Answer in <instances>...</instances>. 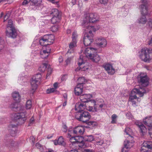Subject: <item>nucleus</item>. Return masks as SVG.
Returning a JSON list of instances; mask_svg holds the SVG:
<instances>
[{
	"label": "nucleus",
	"mask_w": 152,
	"mask_h": 152,
	"mask_svg": "<svg viewBox=\"0 0 152 152\" xmlns=\"http://www.w3.org/2000/svg\"><path fill=\"white\" fill-rule=\"evenodd\" d=\"M86 27V28L84 29L86 33L84 34L83 38V43L85 46L90 45L93 42V34H92V31L95 32L99 29L98 28H96L93 26H87Z\"/></svg>",
	"instance_id": "1"
},
{
	"label": "nucleus",
	"mask_w": 152,
	"mask_h": 152,
	"mask_svg": "<svg viewBox=\"0 0 152 152\" xmlns=\"http://www.w3.org/2000/svg\"><path fill=\"white\" fill-rule=\"evenodd\" d=\"M97 50L95 48H87L84 53L87 58H90L94 62H98L100 59L99 56L97 54Z\"/></svg>",
	"instance_id": "2"
},
{
	"label": "nucleus",
	"mask_w": 152,
	"mask_h": 152,
	"mask_svg": "<svg viewBox=\"0 0 152 152\" xmlns=\"http://www.w3.org/2000/svg\"><path fill=\"white\" fill-rule=\"evenodd\" d=\"M139 57L142 61L146 62L152 61V49L147 48L142 49L139 52Z\"/></svg>",
	"instance_id": "3"
},
{
	"label": "nucleus",
	"mask_w": 152,
	"mask_h": 152,
	"mask_svg": "<svg viewBox=\"0 0 152 152\" xmlns=\"http://www.w3.org/2000/svg\"><path fill=\"white\" fill-rule=\"evenodd\" d=\"M99 16L96 13H91L87 14L85 16L82 23L84 28H86V26H91L90 23H96L99 21Z\"/></svg>",
	"instance_id": "4"
},
{
	"label": "nucleus",
	"mask_w": 152,
	"mask_h": 152,
	"mask_svg": "<svg viewBox=\"0 0 152 152\" xmlns=\"http://www.w3.org/2000/svg\"><path fill=\"white\" fill-rule=\"evenodd\" d=\"M146 92V90L144 87H140L139 89L134 88L130 94L129 101L131 102L132 105H135L136 102L134 100V99H137V97L136 94H137L140 95V97L143 96L144 94Z\"/></svg>",
	"instance_id": "5"
},
{
	"label": "nucleus",
	"mask_w": 152,
	"mask_h": 152,
	"mask_svg": "<svg viewBox=\"0 0 152 152\" xmlns=\"http://www.w3.org/2000/svg\"><path fill=\"white\" fill-rule=\"evenodd\" d=\"M75 117L78 121L86 123L90 119L91 116L88 112L84 111L77 112L75 114Z\"/></svg>",
	"instance_id": "6"
},
{
	"label": "nucleus",
	"mask_w": 152,
	"mask_h": 152,
	"mask_svg": "<svg viewBox=\"0 0 152 152\" xmlns=\"http://www.w3.org/2000/svg\"><path fill=\"white\" fill-rule=\"evenodd\" d=\"M26 112L24 111L12 114L11 116L12 119L15 121L18 122L19 124H23L26 120Z\"/></svg>",
	"instance_id": "7"
},
{
	"label": "nucleus",
	"mask_w": 152,
	"mask_h": 152,
	"mask_svg": "<svg viewBox=\"0 0 152 152\" xmlns=\"http://www.w3.org/2000/svg\"><path fill=\"white\" fill-rule=\"evenodd\" d=\"M42 76L40 74H37L34 76L31 81L30 93L33 94L37 89L38 85L40 83Z\"/></svg>",
	"instance_id": "8"
},
{
	"label": "nucleus",
	"mask_w": 152,
	"mask_h": 152,
	"mask_svg": "<svg viewBox=\"0 0 152 152\" xmlns=\"http://www.w3.org/2000/svg\"><path fill=\"white\" fill-rule=\"evenodd\" d=\"M142 3L145 4L144 5L142 4L140 6V11L142 15V17L140 18L139 20L140 23L145 24L147 21V19L145 17L148 14V9L146 5L147 4V0H141Z\"/></svg>",
	"instance_id": "9"
},
{
	"label": "nucleus",
	"mask_w": 152,
	"mask_h": 152,
	"mask_svg": "<svg viewBox=\"0 0 152 152\" xmlns=\"http://www.w3.org/2000/svg\"><path fill=\"white\" fill-rule=\"evenodd\" d=\"M13 21L11 20L8 21L6 33V35L8 37L12 38H16L17 34L15 28L13 26Z\"/></svg>",
	"instance_id": "10"
},
{
	"label": "nucleus",
	"mask_w": 152,
	"mask_h": 152,
	"mask_svg": "<svg viewBox=\"0 0 152 152\" xmlns=\"http://www.w3.org/2000/svg\"><path fill=\"white\" fill-rule=\"evenodd\" d=\"M54 39V36L52 34L45 35L40 39L39 42L42 46L50 45L53 43Z\"/></svg>",
	"instance_id": "11"
},
{
	"label": "nucleus",
	"mask_w": 152,
	"mask_h": 152,
	"mask_svg": "<svg viewBox=\"0 0 152 152\" xmlns=\"http://www.w3.org/2000/svg\"><path fill=\"white\" fill-rule=\"evenodd\" d=\"M50 14L53 17L51 19V22L53 24L60 22L62 15V12L57 9H53L50 12Z\"/></svg>",
	"instance_id": "12"
},
{
	"label": "nucleus",
	"mask_w": 152,
	"mask_h": 152,
	"mask_svg": "<svg viewBox=\"0 0 152 152\" xmlns=\"http://www.w3.org/2000/svg\"><path fill=\"white\" fill-rule=\"evenodd\" d=\"M138 82L142 86L145 87L149 84V78L145 74H140L137 77Z\"/></svg>",
	"instance_id": "13"
},
{
	"label": "nucleus",
	"mask_w": 152,
	"mask_h": 152,
	"mask_svg": "<svg viewBox=\"0 0 152 152\" xmlns=\"http://www.w3.org/2000/svg\"><path fill=\"white\" fill-rule=\"evenodd\" d=\"M144 148L149 149L150 151L152 152V142L150 141H145L142 145L140 149L141 152H148V151L145 149Z\"/></svg>",
	"instance_id": "14"
},
{
	"label": "nucleus",
	"mask_w": 152,
	"mask_h": 152,
	"mask_svg": "<svg viewBox=\"0 0 152 152\" xmlns=\"http://www.w3.org/2000/svg\"><path fill=\"white\" fill-rule=\"evenodd\" d=\"M92 102L94 104V110L95 111H97L98 110L101 109L104 104L103 103V100L102 99H99L96 102L93 100L92 101Z\"/></svg>",
	"instance_id": "15"
},
{
	"label": "nucleus",
	"mask_w": 152,
	"mask_h": 152,
	"mask_svg": "<svg viewBox=\"0 0 152 152\" xmlns=\"http://www.w3.org/2000/svg\"><path fill=\"white\" fill-rule=\"evenodd\" d=\"M144 124L148 126V130L149 131L152 130V116L146 117L143 120Z\"/></svg>",
	"instance_id": "16"
},
{
	"label": "nucleus",
	"mask_w": 152,
	"mask_h": 152,
	"mask_svg": "<svg viewBox=\"0 0 152 152\" xmlns=\"http://www.w3.org/2000/svg\"><path fill=\"white\" fill-rule=\"evenodd\" d=\"M92 97V95L91 94H83L80 95V99L82 102L86 103L88 102Z\"/></svg>",
	"instance_id": "17"
},
{
	"label": "nucleus",
	"mask_w": 152,
	"mask_h": 152,
	"mask_svg": "<svg viewBox=\"0 0 152 152\" xmlns=\"http://www.w3.org/2000/svg\"><path fill=\"white\" fill-rule=\"evenodd\" d=\"M86 107V106L85 104L79 102L75 104V110L77 111V112H80L84 111V110Z\"/></svg>",
	"instance_id": "18"
},
{
	"label": "nucleus",
	"mask_w": 152,
	"mask_h": 152,
	"mask_svg": "<svg viewBox=\"0 0 152 152\" xmlns=\"http://www.w3.org/2000/svg\"><path fill=\"white\" fill-rule=\"evenodd\" d=\"M104 67L109 74L113 75L115 72V69L111 64H107L104 65Z\"/></svg>",
	"instance_id": "19"
},
{
	"label": "nucleus",
	"mask_w": 152,
	"mask_h": 152,
	"mask_svg": "<svg viewBox=\"0 0 152 152\" xmlns=\"http://www.w3.org/2000/svg\"><path fill=\"white\" fill-rule=\"evenodd\" d=\"M134 142L131 141L130 142L129 140H126L124 141V148L122 150V152H126L127 151L125 150V148L128 149L132 147L134 145Z\"/></svg>",
	"instance_id": "20"
},
{
	"label": "nucleus",
	"mask_w": 152,
	"mask_h": 152,
	"mask_svg": "<svg viewBox=\"0 0 152 152\" xmlns=\"http://www.w3.org/2000/svg\"><path fill=\"white\" fill-rule=\"evenodd\" d=\"M10 107L15 111H18L23 109L20 104L17 103H14L11 104L10 105Z\"/></svg>",
	"instance_id": "21"
},
{
	"label": "nucleus",
	"mask_w": 152,
	"mask_h": 152,
	"mask_svg": "<svg viewBox=\"0 0 152 152\" xmlns=\"http://www.w3.org/2000/svg\"><path fill=\"white\" fill-rule=\"evenodd\" d=\"M84 138L82 136H77L72 137L70 138V141L71 142H76L77 143L84 141Z\"/></svg>",
	"instance_id": "22"
},
{
	"label": "nucleus",
	"mask_w": 152,
	"mask_h": 152,
	"mask_svg": "<svg viewBox=\"0 0 152 152\" xmlns=\"http://www.w3.org/2000/svg\"><path fill=\"white\" fill-rule=\"evenodd\" d=\"M83 86H80L77 84L75 88V93L76 95L80 96L81 95L83 92Z\"/></svg>",
	"instance_id": "23"
},
{
	"label": "nucleus",
	"mask_w": 152,
	"mask_h": 152,
	"mask_svg": "<svg viewBox=\"0 0 152 152\" xmlns=\"http://www.w3.org/2000/svg\"><path fill=\"white\" fill-rule=\"evenodd\" d=\"M50 49H47L40 51L41 57L42 58H47L50 55Z\"/></svg>",
	"instance_id": "24"
},
{
	"label": "nucleus",
	"mask_w": 152,
	"mask_h": 152,
	"mask_svg": "<svg viewBox=\"0 0 152 152\" xmlns=\"http://www.w3.org/2000/svg\"><path fill=\"white\" fill-rule=\"evenodd\" d=\"M76 45V41H72L70 43L69 45V48L71 50H69L67 51L66 55L67 56H69V54L72 53L73 54L74 50L73 48L74 47H75Z\"/></svg>",
	"instance_id": "25"
},
{
	"label": "nucleus",
	"mask_w": 152,
	"mask_h": 152,
	"mask_svg": "<svg viewBox=\"0 0 152 152\" xmlns=\"http://www.w3.org/2000/svg\"><path fill=\"white\" fill-rule=\"evenodd\" d=\"M98 40L99 42L97 43L98 45L101 47H104L107 44V42L105 39L104 38H99Z\"/></svg>",
	"instance_id": "26"
},
{
	"label": "nucleus",
	"mask_w": 152,
	"mask_h": 152,
	"mask_svg": "<svg viewBox=\"0 0 152 152\" xmlns=\"http://www.w3.org/2000/svg\"><path fill=\"white\" fill-rule=\"evenodd\" d=\"M8 130L10 132L16 133L17 131V125L12 124H10L8 126Z\"/></svg>",
	"instance_id": "27"
},
{
	"label": "nucleus",
	"mask_w": 152,
	"mask_h": 152,
	"mask_svg": "<svg viewBox=\"0 0 152 152\" xmlns=\"http://www.w3.org/2000/svg\"><path fill=\"white\" fill-rule=\"evenodd\" d=\"M12 96L14 99L17 102L20 101L21 97L18 92L16 91L13 92L12 94Z\"/></svg>",
	"instance_id": "28"
},
{
	"label": "nucleus",
	"mask_w": 152,
	"mask_h": 152,
	"mask_svg": "<svg viewBox=\"0 0 152 152\" xmlns=\"http://www.w3.org/2000/svg\"><path fill=\"white\" fill-rule=\"evenodd\" d=\"M136 125L138 126L139 128L140 132L142 133H145V131L146 130V128L143 124L140 123H137L136 124Z\"/></svg>",
	"instance_id": "29"
},
{
	"label": "nucleus",
	"mask_w": 152,
	"mask_h": 152,
	"mask_svg": "<svg viewBox=\"0 0 152 152\" xmlns=\"http://www.w3.org/2000/svg\"><path fill=\"white\" fill-rule=\"evenodd\" d=\"M95 144L100 145H103L104 147L106 146L105 142H104V140L102 139H98L96 140L95 142Z\"/></svg>",
	"instance_id": "30"
},
{
	"label": "nucleus",
	"mask_w": 152,
	"mask_h": 152,
	"mask_svg": "<svg viewBox=\"0 0 152 152\" xmlns=\"http://www.w3.org/2000/svg\"><path fill=\"white\" fill-rule=\"evenodd\" d=\"M78 83L77 84H79L80 86H83V84L85 83L86 80L83 77H79L78 79Z\"/></svg>",
	"instance_id": "31"
},
{
	"label": "nucleus",
	"mask_w": 152,
	"mask_h": 152,
	"mask_svg": "<svg viewBox=\"0 0 152 152\" xmlns=\"http://www.w3.org/2000/svg\"><path fill=\"white\" fill-rule=\"evenodd\" d=\"M47 64L46 63H43L40 65L39 68V70L40 72H44L47 67Z\"/></svg>",
	"instance_id": "32"
},
{
	"label": "nucleus",
	"mask_w": 152,
	"mask_h": 152,
	"mask_svg": "<svg viewBox=\"0 0 152 152\" xmlns=\"http://www.w3.org/2000/svg\"><path fill=\"white\" fill-rule=\"evenodd\" d=\"M84 140L86 141L91 142L94 140V138L92 135L86 136L84 137Z\"/></svg>",
	"instance_id": "33"
},
{
	"label": "nucleus",
	"mask_w": 152,
	"mask_h": 152,
	"mask_svg": "<svg viewBox=\"0 0 152 152\" xmlns=\"http://www.w3.org/2000/svg\"><path fill=\"white\" fill-rule=\"evenodd\" d=\"M42 1V0H31L32 5L37 6L41 3Z\"/></svg>",
	"instance_id": "34"
},
{
	"label": "nucleus",
	"mask_w": 152,
	"mask_h": 152,
	"mask_svg": "<svg viewBox=\"0 0 152 152\" xmlns=\"http://www.w3.org/2000/svg\"><path fill=\"white\" fill-rule=\"evenodd\" d=\"M84 62L83 60V56H80V58L78 60V64L79 66H80L83 64H84Z\"/></svg>",
	"instance_id": "35"
},
{
	"label": "nucleus",
	"mask_w": 152,
	"mask_h": 152,
	"mask_svg": "<svg viewBox=\"0 0 152 152\" xmlns=\"http://www.w3.org/2000/svg\"><path fill=\"white\" fill-rule=\"evenodd\" d=\"M32 106V102L31 100H28L26 102V107L27 109H30Z\"/></svg>",
	"instance_id": "36"
},
{
	"label": "nucleus",
	"mask_w": 152,
	"mask_h": 152,
	"mask_svg": "<svg viewBox=\"0 0 152 152\" xmlns=\"http://www.w3.org/2000/svg\"><path fill=\"white\" fill-rule=\"evenodd\" d=\"M117 117V115L115 114H113L111 117L112 121L111 123L112 124L116 123V118Z\"/></svg>",
	"instance_id": "37"
},
{
	"label": "nucleus",
	"mask_w": 152,
	"mask_h": 152,
	"mask_svg": "<svg viewBox=\"0 0 152 152\" xmlns=\"http://www.w3.org/2000/svg\"><path fill=\"white\" fill-rule=\"evenodd\" d=\"M58 142H59V145H64L65 143L64 141L63 138L61 136L59 137L58 139Z\"/></svg>",
	"instance_id": "38"
},
{
	"label": "nucleus",
	"mask_w": 152,
	"mask_h": 152,
	"mask_svg": "<svg viewBox=\"0 0 152 152\" xmlns=\"http://www.w3.org/2000/svg\"><path fill=\"white\" fill-rule=\"evenodd\" d=\"M126 135L127 136V137L128 139L130 140L131 141H133L132 140L134 139V135L132 134H126Z\"/></svg>",
	"instance_id": "39"
},
{
	"label": "nucleus",
	"mask_w": 152,
	"mask_h": 152,
	"mask_svg": "<svg viewBox=\"0 0 152 152\" xmlns=\"http://www.w3.org/2000/svg\"><path fill=\"white\" fill-rule=\"evenodd\" d=\"M77 144L78 146L79 147V148H84L86 146V145L85 144L84 141L82 142L79 143H77Z\"/></svg>",
	"instance_id": "40"
},
{
	"label": "nucleus",
	"mask_w": 152,
	"mask_h": 152,
	"mask_svg": "<svg viewBox=\"0 0 152 152\" xmlns=\"http://www.w3.org/2000/svg\"><path fill=\"white\" fill-rule=\"evenodd\" d=\"M86 123L88 125L92 127H94L96 125V122L94 121H87Z\"/></svg>",
	"instance_id": "41"
},
{
	"label": "nucleus",
	"mask_w": 152,
	"mask_h": 152,
	"mask_svg": "<svg viewBox=\"0 0 152 152\" xmlns=\"http://www.w3.org/2000/svg\"><path fill=\"white\" fill-rule=\"evenodd\" d=\"M48 1L55 4L56 6L57 7H59L58 1H56L55 0H48Z\"/></svg>",
	"instance_id": "42"
},
{
	"label": "nucleus",
	"mask_w": 152,
	"mask_h": 152,
	"mask_svg": "<svg viewBox=\"0 0 152 152\" xmlns=\"http://www.w3.org/2000/svg\"><path fill=\"white\" fill-rule=\"evenodd\" d=\"M36 146L37 148L39 149L41 151H43V146L39 143H36Z\"/></svg>",
	"instance_id": "43"
},
{
	"label": "nucleus",
	"mask_w": 152,
	"mask_h": 152,
	"mask_svg": "<svg viewBox=\"0 0 152 152\" xmlns=\"http://www.w3.org/2000/svg\"><path fill=\"white\" fill-rule=\"evenodd\" d=\"M77 35L76 32H74L72 35V40L73 41L76 42V39L77 38Z\"/></svg>",
	"instance_id": "44"
},
{
	"label": "nucleus",
	"mask_w": 152,
	"mask_h": 152,
	"mask_svg": "<svg viewBox=\"0 0 152 152\" xmlns=\"http://www.w3.org/2000/svg\"><path fill=\"white\" fill-rule=\"evenodd\" d=\"M73 58V55H72L70 57H69L65 61L66 64L67 65L70 63L71 60Z\"/></svg>",
	"instance_id": "45"
},
{
	"label": "nucleus",
	"mask_w": 152,
	"mask_h": 152,
	"mask_svg": "<svg viewBox=\"0 0 152 152\" xmlns=\"http://www.w3.org/2000/svg\"><path fill=\"white\" fill-rule=\"evenodd\" d=\"M80 126H78L75 127L74 129H71V130L74 131V133H77L79 132Z\"/></svg>",
	"instance_id": "46"
},
{
	"label": "nucleus",
	"mask_w": 152,
	"mask_h": 152,
	"mask_svg": "<svg viewBox=\"0 0 152 152\" xmlns=\"http://www.w3.org/2000/svg\"><path fill=\"white\" fill-rule=\"evenodd\" d=\"M147 25L149 26V28H152V19H149L148 20Z\"/></svg>",
	"instance_id": "47"
},
{
	"label": "nucleus",
	"mask_w": 152,
	"mask_h": 152,
	"mask_svg": "<svg viewBox=\"0 0 152 152\" xmlns=\"http://www.w3.org/2000/svg\"><path fill=\"white\" fill-rule=\"evenodd\" d=\"M55 90V89L53 88L48 89L47 90L46 92L47 94H50L54 92Z\"/></svg>",
	"instance_id": "48"
},
{
	"label": "nucleus",
	"mask_w": 152,
	"mask_h": 152,
	"mask_svg": "<svg viewBox=\"0 0 152 152\" xmlns=\"http://www.w3.org/2000/svg\"><path fill=\"white\" fill-rule=\"evenodd\" d=\"M48 69V72L46 78H48V76H50L51 75L52 72V69L51 68H49Z\"/></svg>",
	"instance_id": "49"
},
{
	"label": "nucleus",
	"mask_w": 152,
	"mask_h": 152,
	"mask_svg": "<svg viewBox=\"0 0 152 152\" xmlns=\"http://www.w3.org/2000/svg\"><path fill=\"white\" fill-rule=\"evenodd\" d=\"M126 133H131L132 132V130L129 127H126L124 131Z\"/></svg>",
	"instance_id": "50"
},
{
	"label": "nucleus",
	"mask_w": 152,
	"mask_h": 152,
	"mask_svg": "<svg viewBox=\"0 0 152 152\" xmlns=\"http://www.w3.org/2000/svg\"><path fill=\"white\" fill-rule=\"evenodd\" d=\"M62 129L63 132H66L67 130V127L66 126V125H63L62 128Z\"/></svg>",
	"instance_id": "51"
},
{
	"label": "nucleus",
	"mask_w": 152,
	"mask_h": 152,
	"mask_svg": "<svg viewBox=\"0 0 152 152\" xmlns=\"http://www.w3.org/2000/svg\"><path fill=\"white\" fill-rule=\"evenodd\" d=\"M148 44L151 46L152 47V36L150 37L148 42Z\"/></svg>",
	"instance_id": "52"
},
{
	"label": "nucleus",
	"mask_w": 152,
	"mask_h": 152,
	"mask_svg": "<svg viewBox=\"0 0 152 152\" xmlns=\"http://www.w3.org/2000/svg\"><path fill=\"white\" fill-rule=\"evenodd\" d=\"M99 1L102 4L105 5L107 3L108 0H99Z\"/></svg>",
	"instance_id": "53"
},
{
	"label": "nucleus",
	"mask_w": 152,
	"mask_h": 152,
	"mask_svg": "<svg viewBox=\"0 0 152 152\" xmlns=\"http://www.w3.org/2000/svg\"><path fill=\"white\" fill-rule=\"evenodd\" d=\"M30 1H31V0H24L22 3V4L23 5H26Z\"/></svg>",
	"instance_id": "54"
},
{
	"label": "nucleus",
	"mask_w": 152,
	"mask_h": 152,
	"mask_svg": "<svg viewBox=\"0 0 152 152\" xmlns=\"http://www.w3.org/2000/svg\"><path fill=\"white\" fill-rule=\"evenodd\" d=\"M10 15L9 14H7L4 17V22H5L9 18Z\"/></svg>",
	"instance_id": "55"
},
{
	"label": "nucleus",
	"mask_w": 152,
	"mask_h": 152,
	"mask_svg": "<svg viewBox=\"0 0 152 152\" xmlns=\"http://www.w3.org/2000/svg\"><path fill=\"white\" fill-rule=\"evenodd\" d=\"M79 133H83L84 132V128L80 126V129H79Z\"/></svg>",
	"instance_id": "56"
},
{
	"label": "nucleus",
	"mask_w": 152,
	"mask_h": 152,
	"mask_svg": "<svg viewBox=\"0 0 152 152\" xmlns=\"http://www.w3.org/2000/svg\"><path fill=\"white\" fill-rule=\"evenodd\" d=\"M34 121V119L33 117H32L30 120L29 124V126H31V124H32Z\"/></svg>",
	"instance_id": "57"
},
{
	"label": "nucleus",
	"mask_w": 152,
	"mask_h": 152,
	"mask_svg": "<svg viewBox=\"0 0 152 152\" xmlns=\"http://www.w3.org/2000/svg\"><path fill=\"white\" fill-rule=\"evenodd\" d=\"M84 151L85 152H95L94 150L91 149H86Z\"/></svg>",
	"instance_id": "58"
},
{
	"label": "nucleus",
	"mask_w": 152,
	"mask_h": 152,
	"mask_svg": "<svg viewBox=\"0 0 152 152\" xmlns=\"http://www.w3.org/2000/svg\"><path fill=\"white\" fill-rule=\"evenodd\" d=\"M64 152H78V151L76 149L72 150L69 151L68 150H65Z\"/></svg>",
	"instance_id": "59"
},
{
	"label": "nucleus",
	"mask_w": 152,
	"mask_h": 152,
	"mask_svg": "<svg viewBox=\"0 0 152 152\" xmlns=\"http://www.w3.org/2000/svg\"><path fill=\"white\" fill-rule=\"evenodd\" d=\"M58 60L59 63H62L63 61L62 57L61 56H60L58 58Z\"/></svg>",
	"instance_id": "60"
},
{
	"label": "nucleus",
	"mask_w": 152,
	"mask_h": 152,
	"mask_svg": "<svg viewBox=\"0 0 152 152\" xmlns=\"http://www.w3.org/2000/svg\"><path fill=\"white\" fill-rule=\"evenodd\" d=\"M58 83H55L53 84V86L54 88L56 89L58 87Z\"/></svg>",
	"instance_id": "61"
},
{
	"label": "nucleus",
	"mask_w": 152,
	"mask_h": 152,
	"mask_svg": "<svg viewBox=\"0 0 152 152\" xmlns=\"http://www.w3.org/2000/svg\"><path fill=\"white\" fill-rule=\"evenodd\" d=\"M63 97L65 99V100H67V95L66 94H64L63 95Z\"/></svg>",
	"instance_id": "62"
},
{
	"label": "nucleus",
	"mask_w": 152,
	"mask_h": 152,
	"mask_svg": "<svg viewBox=\"0 0 152 152\" xmlns=\"http://www.w3.org/2000/svg\"><path fill=\"white\" fill-rule=\"evenodd\" d=\"M54 145H56L57 144H59V142H58V140H55L54 141Z\"/></svg>",
	"instance_id": "63"
},
{
	"label": "nucleus",
	"mask_w": 152,
	"mask_h": 152,
	"mask_svg": "<svg viewBox=\"0 0 152 152\" xmlns=\"http://www.w3.org/2000/svg\"><path fill=\"white\" fill-rule=\"evenodd\" d=\"M89 109H88V110L90 111H92L93 109V107L92 106H89Z\"/></svg>",
	"instance_id": "64"
}]
</instances>
